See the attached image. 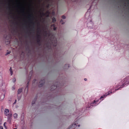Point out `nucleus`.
I'll return each mask as SVG.
<instances>
[{
	"label": "nucleus",
	"mask_w": 129,
	"mask_h": 129,
	"mask_svg": "<svg viewBox=\"0 0 129 129\" xmlns=\"http://www.w3.org/2000/svg\"><path fill=\"white\" fill-rule=\"evenodd\" d=\"M22 13H23L24 14L25 13V11L24 9H23L22 10Z\"/></svg>",
	"instance_id": "obj_29"
},
{
	"label": "nucleus",
	"mask_w": 129,
	"mask_h": 129,
	"mask_svg": "<svg viewBox=\"0 0 129 129\" xmlns=\"http://www.w3.org/2000/svg\"><path fill=\"white\" fill-rule=\"evenodd\" d=\"M5 114L6 116H7L9 114L8 113H9V109H5Z\"/></svg>",
	"instance_id": "obj_11"
},
{
	"label": "nucleus",
	"mask_w": 129,
	"mask_h": 129,
	"mask_svg": "<svg viewBox=\"0 0 129 129\" xmlns=\"http://www.w3.org/2000/svg\"><path fill=\"white\" fill-rule=\"evenodd\" d=\"M112 90L108 92V93H106L105 94H104L100 98V100H101L102 99L105 98L106 96H107V95H110V93L112 94Z\"/></svg>",
	"instance_id": "obj_5"
},
{
	"label": "nucleus",
	"mask_w": 129,
	"mask_h": 129,
	"mask_svg": "<svg viewBox=\"0 0 129 129\" xmlns=\"http://www.w3.org/2000/svg\"><path fill=\"white\" fill-rule=\"evenodd\" d=\"M12 89L13 90H14L15 89V87L14 86H13Z\"/></svg>",
	"instance_id": "obj_28"
},
{
	"label": "nucleus",
	"mask_w": 129,
	"mask_h": 129,
	"mask_svg": "<svg viewBox=\"0 0 129 129\" xmlns=\"http://www.w3.org/2000/svg\"><path fill=\"white\" fill-rule=\"evenodd\" d=\"M91 6H90V9L91 8Z\"/></svg>",
	"instance_id": "obj_44"
},
{
	"label": "nucleus",
	"mask_w": 129,
	"mask_h": 129,
	"mask_svg": "<svg viewBox=\"0 0 129 129\" xmlns=\"http://www.w3.org/2000/svg\"><path fill=\"white\" fill-rule=\"evenodd\" d=\"M13 129H17V128H14Z\"/></svg>",
	"instance_id": "obj_43"
},
{
	"label": "nucleus",
	"mask_w": 129,
	"mask_h": 129,
	"mask_svg": "<svg viewBox=\"0 0 129 129\" xmlns=\"http://www.w3.org/2000/svg\"><path fill=\"white\" fill-rule=\"evenodd\" d=\"M52 45L55 48H56V46L57 44V40L56 38L54 39V40L52 41Z\"/></svg>",
	"instance_id": "obj_7"
},
{
	"label": "nucleus",
	"mask_w": 129,
	"mask_h": 129,
	"mask_svg": "<svg viewBox=\"0 0 129 129\" xmlns=\"http://www.w3.org/2000/svg\"><path fill=\"white\" fill-rule=\"evenodd\" d=\"M17 102V100H15V102L13 103V104L14 105L15 104H16Z\"/></svg>",
	"instance_id": "obj_30"
},
{
	"label": "nucleus",
	"mask_w": 129,
	"mask_h": 129,
	"mask_svg": "<svg viewBox=\"0 0 129 129\" xmlns=\"http://www.w3.org/2000/svg\"><path fill=\"white\" fill-rule=\"evenodd\" d=\"M32 73H33V72H32V71H31L30 72V73H29V76H30V79H29L28 81V82H27V85H29V82L30 81V78L31 77V75L32 74Z\"/></svg>",
	"instance_id": "obj_12"
},
{
	"label": "nucleus",
	"mask_w": 129,
	"mask_h": 129,
	"mask_svg": "<svg viewBox=\"0 0 129 129\" xmlns=\"http://www.w3.org/2000/svg\"><path fill=\"white\" fill-rule=\"evenodd\" d=\"M36 98L33 101H32V105H33L35 103V102L36 101Z\"/></svg>",
	"instance_id": "obj_21"
},
{
	"label": "nucleus",
	"mask_w": 129,
	"mask_h": 129,
	"mask_svg": "<svg viewBox=\"0 0 129 129\" xmlns=\"http://www.w3.org/2000/svg\"><path fill=\"white\" fill-rule=\"evenodd\" d=\"M79 120L77 119H76L75 120L74 123L71 125L67 129H70L71 128H72V129L76 128L78 126V127H79L80 125L78 124Z\"/></svg>",
	"instance_id": "obj_2"
},
{
	"label": "nucleus",
	"mask_w": 129,
	"mask_h": 129,
	"mask_svg": "<svg viewBox=\"0 0 129 129\" xmlns=\"http://www.w3.org/2000/svg\"><path fill=\"white\" fill-rule=\"evenodd\" d=\"M66 18V16H64V15H63L62 16V19H65Z\"/></svg>",
	"instance_id": "obj_27"
},
{
	"label": "nucleus",
	"mask_w": 129,
	"mask_h": 129,
	"mask_svg": "<svg viewBox=\"0 0 129 129\" xmlns=\"http://www.w3.org/2000/svg\"><path fill=\"white\" fill-rule=\"evenodd\" d=\"M22 91V89H19L18 90V93L19 94Z\"/></svg>",
	"instance_id": "obj_17"
},
{
	"label": "nucleus",
	"mask_w": 129,
	"mask_h": 129,
	"mask_svg": "<svg viewBox=\"0 0 129 129\" xmlns=\"http://www.w3.org/2000/svg\"><path fill=\"white\" fill-rule=\"evenodd\" d=\"M60 22L62 24H63L65 23L64 22L62 19H61V20L60 21Z\"/></svg>",
	"instance_id": "obj_24"
},
{
	"label": "nucleus",
	"mask_w": 129,
	"mask_h": 129,
	"mask_svg": "<svg viewBox=\"0 0 129 129\" xmlns=\"http://www.w3.org/2000/svg\"><path fill=\"white\" fill-rule=\"evenodd\" d=\"M36 79H35L33 81V83H34L36 81Z\"/></svg>",
	"instance_id": "obj_32"
},
{
	"label": "nucleus",
	"mask_w": 129,
	"mask_h": 129,
	"mask_svg": "<svg viewBox=\"0 0 129 129\" xmlns=\"http://www.w3.org/2000/svg\"><path fill=\"white\" fill-rule=\"evenodd\" d=\"M28 85H27L25 89V91L26 92V93H27L28 91Z\"/></svg>",
	"instance_id": "obj_15"
},
{
	"label": "nucleus",
	"mask_w": 129,
	"mask_h": 129,
	"mask_svg": "<svg viewBox=\"0 0 129 129\" xmlns=\"http://www.w3.org/2000/svg\"><path fill=\"white\" fill-rule=\"evenodd\" d=\"M2 49V47L0 46V50H1Z\"/></svg>",
	"instance_id": "obj_40"
},
{
	"label": "nucleus",
	"mask_w": 129,
	"mask_h": 129,
	"mask_svg": "<svg viewBox=\"0 0 129 129\" xmlns=\"http://www.w3.org/2000/svg\"><path fill=\"white\" fill-rule=\"evenodd\" d=\"M10 72V74H11V75H12L13 74V72H12V71H11Z\"/></svg>",
	"instance_id": "obj_31"
},
{
	"label": "nucleus",
	"mask_w": 129,
	"mask_h": 129,
	"mask_svg": "<svg viewBox=\"0 0 129 129\" xmlns=\"http://www.w3.org/2000/svg\"><path fill=\"white\" fill-rule=\"evenodd\" d=\"M45 83V80L44 79H41L40 81L39 87H42Z\"/></svg>",
	"instance_id": "obj_6"
},
{
	"label": "nucleus",
	"mask_w": 129,
	"mask_h": 129,
	"mask_svg": "<svg viewBox=\"0 0 129 129\" xmlns=\"http://www.w3.org/2000/svg\"><path fill=\"white\" fill-rule=\"evenodd\" d=\"M5 95L4 94H2L1 95V99H3L4 98Z\"/></svg>",
	"instance_id": "obj_22"
},
{
	"label": "nucleus",
	"mask_w": 129,
	"mask_h": 129,
	"mask_svg": "<svg viewBox=\"0 0 129 129\" xmlns=\"http://www.w3.org/2000/svg\"><path fill=\"white\" fill-rule=\"evenodd\" d=\"M8 8L9 9H10V7H8Z\"/></svg>",
	"instance_id": "obj_41"
},
{
	"label": "nucleus",
	"mask_w": 129,
	"mask_h": 129,
	"mask_svg": "<svg viewBox=\"0 0 129 129\" xmlns=\"http://www.w3.org/2000/svg\"><path fill=\"white\" fill-rule=\"evenodd\" d=\"M51 27H53V29L54 30H56L57 29V27H56L55 24H52L51 25Z\"/></svg>",
	"instance_id": "obj_13"
},
{
	"label": "nucleus",
	"mask_w": 129,
	"mask_h": 129,
	"mask_svg": "<svg viewBox=\"0 0 129 129\" xmlns=\"http://www.w3.org/2000/svg\"><path fill=\"white\" fill-rule=\"evenodd\" d=\"M88 14V15H89V13H88V12H87L86 13V15H87V14Z\"/></svg>",
	"instance_id": "obj_37"
},
{
	"label": "nucleus",
	"mask_w": 129,
	"mask_h": 129,
	"mask_svg": "<svg viewBox=\"0 0 129 129\" xmlns=\"http://www.w3.org/2000/svg\"><path fill=\"white\" fill-rule=\"evenodd\" d=\"M56 21V19L55 18L53 17L52 18V22L53 23H55Z\"/></svg>",
	"instance_id": "obj_19"
},
{
	"label": "nucleus",
	"mask_w": 129,
	"mask_h": 129,
	"mask_svg": "<svg viewBox=\"0 0 129 129\" xmlns=\"http://www.w3.org/2000/svg\"><path fill=\"white\" fill-rule=\"evenodd\" d=\"M58 88H59V86L58 85H53L51 87V91H52L54 89H57Z\"/></svg>",
	"instance_id": "obj_9"
},
{
	"label": "nucleus",
	"mask_w": 129,
	"mask_h": 129,
	"mask_svg": "<svg viewBox=\"0 0 129 129\" xmlns=\"http://www.w3.org/2000/svg\"><path fill=\"white\" fill-rule=\"evenodd\" d=\"M70 66L69 64H66L65 65L64 68L65 69H67Z\"/></svg>",
	"instance_id": "obj_16"
},
{
	"label": "nucleus",
	"mask_w": 129,
	"mask_h": 129,
	"mask_svg": "<svg viewBox=\"0 0 129 129\" xmlns=\"http://www.w3.org/2000/svg\"><path fill=\"white\" fill-rule=\"evenodd\" d=\"M3 85L2 78V76H0V86Z\"/></svg>",
	"instance_id": "obj_14"
},
{
	"label": "nucleus",
	"mask_w": 129,
	"mask_h": 129,
	"mask_svg": "<svg viewBox=\"0 0 129 129\" xmlns=\"http://www.w3.org/2000/svg\"><path fill=\"white\" fill-rule=\"evenodd\" d=\"M37 42L38 44L40 46L41 45L40 42V35H38L37 36Z\"/></svg>",
	"instance_id": "obj_8"
},
{
	"label": "nucleus",
	"mask_w": 129,
	"mask_h": 129,
	"mask_svg": "<svg viewBox=\"0 0 129 129\" xmlns=\"http://www.w3.org/2000/svg\"><path fill=\"white\" fill-rule=\"evenodd\" d=\"M8 5H9V6H10V4H9V2L8 3Z\"/></svg>",
	"instance_id": "obj_42"
},
{
	"label": "nucleus",
	"mask_w": 129,
	"mask_h": 129,
	"mask_svg": "<svg viewBox=\"0 0 129 129\" xmlns=\"http://www.w3.org/2000/svg\"><path fill=\"white\" fill-rule=\"evenodd\" d=\"M84 80L85 81H86L87 80V79L86 78H84Z\"/></svg>",
	"instance_id": "obj_35"
},
{
	"label": "nucleus",
	"mask_w": 129,
	"mask_h": 129,
	"mask_svg": "<svg viewBox=\"0 0 129 129\" xmlns=\"http://www.w3.org/2000/svg\"><path fill=\"white\" fill-rule=\"evenodd\" d=\"M13 82H15L16 81V79L15 78H14L12 80Z\"/></svg>",
	"instance_id": "obj_26"
},
{
	"label": "nucleus",
	"mask_w": 129,
	"mask_h": 129,
	"mask_svg": "<svg viewBox=\"0 0 129 129\" xmlns=\"http://www.w3.org/2000/svg\"><path fill=\"white\" fill-rule=\"evenodd\" d=\"M87 21L88 22L87 23V26L90 28H93V24L91 19L90 18H88Z\"/></svg>",
	"instance_id": "obj_3"
},
{
	"label": "nucleus",
	"mask_w": 129,
	"mask_h": 129,
	"mask_svg": "<svg viewBox=\"0 0 129 129\" xmlns=\"http://www.w3.org/2000/svg\"><path fill=\"white\" fill-rule=\"evenodd\" d=\"M10 72H11V71H12V69H11V67L10 68Z\"/></svg>",
	"instance_id": "obj_36"
},
{
	"label": "nucleus",
	"mask_w": 129,
	"mask_h": 129,
	"mask_svg": "<svg viewBox=\"0 0 129 129\" xmlns=\"http://www.w3.org/2000/svg\"><path fill=\"white\" fill-rule=\"evenodd\" d=\"M5 43L6 44H10V41L9 40H8L7 41H5Z\"/></svg>",
	"instance_id": "obj_20"
},
{
	"label": "nucleus",
	"mask_w": 129,
	"mask_h": 129,
	"mask_svg": "<svg viewBox=\"0 0 129 129\" xmlns=\"http://www.w3.org/2000/svg\"><path fill=\"white\" fill-rule=\"evenodd\" d=\"M21 98V97H18V100H20V99Z\"/></svg>",
	"instance_id": "obj_33"
},
{
	"label": "nucleus",
	"mask_w": 129,
	"mask_h": 129,
	"mask_svg": "<svg viewBox=\"0 0 129 129\" xmlns=\"http://www.w3.org/2000/svg\"><path fill=\"white\" fill-rule=\"evenodd\" d=\"M11 38V36H7L6 38V39H9Z\"/></svg>",
	"instance_id": "obj_23"
},
{
	"label": "nucleus",
	"mask_w": 129,
	"mask_h": 129,
	"mask_svg": "<svg viewBox=\"0 0 129 129\" xmlns=\"http://www.w3.org/2000/svg\"><path fill=\"white\" fill-rule=\"evenodd\" d=\"M11 52L10 51H9L8 52H7L5 54L6 55H7L8 54H9Z\"/></svg>",
	"instance_id": "obj_25"
},
{
	"label": "nucleus",
	"mask_w": 129,
	"mask_h": 129,
	"mask_svg": "<svg viewBox=\"0 0 129 129\" xmlns=\"http://www.w3.org/2000/svg\"><path fill=\"white\" fill-rule=\"evenodd\" d=\"M0 129H3V127L2 126H0Z\"/></svg>",
	"instance_id": "obj_34"
},
{
	"label": "nucleus",
	"mask_w": 129,
	"mask_h": 129,
	"mask_svg": "<svg viewBox=\"0 0 129 129\" xmlns=\"http://www.w3.org/2000/svg\"><path fill=\"white\" fill-rule=\"evenodd\" d=\"M28 18L30 20V23L33 25V28H34V26L35 25V23L33 21V20L34 19V17L33 15L32 14H29L28 15Z\"/></svg>",
	"instance_id": "obj_4"
},
{
	"label": "nucleus",
	"mask_w": 129,
	"mask_h": 129,
	"mask_svg": "<svg viewBox=\"0 0 129 129\" xmlns=\"http://www.w3.org/2000/svg\"><path fill=\"white\" fill-rule=\"evenodd\" d=\"M17 113H15L14 114L13 116L15 118H17Z\"/></svg>",
	"instance_id": "obj_18"
},
{
	"label": "nucleus",
	"mask_w": 129,
	"mask_h": 129,
	"mask_svg": "<svg viewBox=\"0 0 129 129\" xmlns=\"http://www.w3.org/2000/svg\"><path fill=\"white\" fill-rule=\"evenodd\" d=\"M98 101L99 100H94L93 101V102L91 103L90 104V106H95L96 105V104H97V105L98 104H97V102H98Z\"/></svg>",
	"instance_id": "obj_10"
},
{
	"label": "nucleus",
	"mask_w": 129,
	"mask_h": 129,
	"mask_svg": "<svg viewBox=\"0 0 129 129\" xmlns=\"http://www.w3.org/2000/svg\"><path fill=\"white\" fill-rule=\"evenodd\" d=\"M47 7L48 8L49 7V4H48L47 5Z\"/></svg>",
	"instance_id": "obj_39"
},
{
	"label": "nucleus",
	"mask_w": 129,
	"mask_h": 129,
	"mask_svg": "<svg viewBox=\"0 0 129 129\" xmlns=\"http://www.w3.org/2000/svg\"><path fill=\"white\" fill-rule=\"evenodd\" d=\"M6 123V122H5L4 124V125L5 126V127H6V126H5V124Z\"/></svg>",
	"instance_id": "obj_38"
},
{
	"label": "nucleus",
	"mask_w": 129,
	"mask_h": 129,
	"mask_svg": "<svg viewBox=\"0 0 129 129\" xmlns=\"http://www.w3.org/2000/svg\"><path fill=\"white\" fill-rule=\"evenodd\" d=\"M60 52L58 51V49L56 48L55 52V55H54L55 59L56 62H58L59 61V60L60 59L61 55H60Z\"/></svg>",
	"instance_id": "obj_1"
}]
</instances>
